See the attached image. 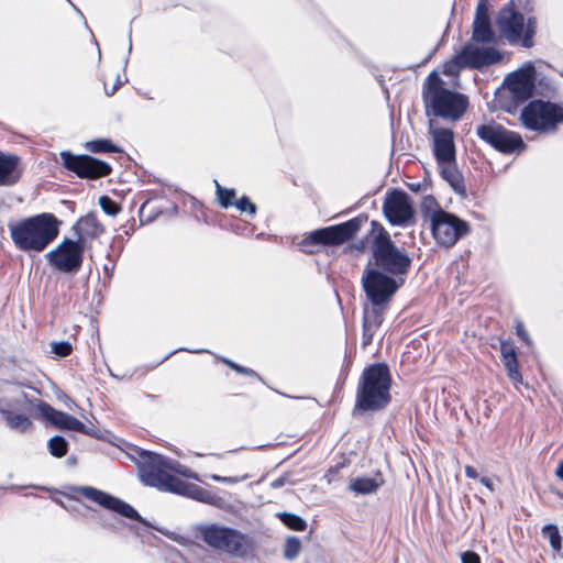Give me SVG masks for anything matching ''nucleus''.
Masks as SVG:
<instances>
[{"instance_id": "obj_40", "label": "nucleus", "mask_w": 563, "mask_h": 563, "mask_svg": "<svg viewBox=\"0 0 563 563\" xmlns=\"http://www.w3.org/2000/svg\"><path fill=\"white\" fill-rule=\"evenodd\" d=\"M234 205L241 212H247L252 216L256 212V206L247 197H242Z\"/></svg>"}, {"instance_id": "obj_7", "label": "nucleus", "mask_w": 563, "mask_h": 563, "mask_svg": "<svg viewBox=\"0 0 563 563\" xmlns=\"http://www.w3.org/2000/svg\"><path fill=\"white\" fill-rule=\"evenodd\" d=\"M519 120L528 130L551 132L563 122V108L550 101L533 100L521 110Z\"/></svg>"}, {"instance_id": "obj_42", "label": "nucleus", "mask_w": 563, "mask_h": 563, "mask_svg": "<svg viewBox=\"0 0 563 563\" xmlns=\"http://www.w3.org/2000/svg\"><path fill=\"white\" fill-rule=\"evenodd\" d=\"M178 351H187L189 353H194V354H200V353H210L208 350H205V349H199V350H189V349H185V347H180V349H176L172 352H169L167 355H165L158 363V364H162L163 362H165L166 360H168L172 355L176 354Z\"/></svg>"}, {"instance_id": "obj_36", "label": "nucleus", "mask_w": 563, "mask_h": 563, "mask_svg": "<svg viewBox=\"0 0 563 563\" xmlns=\"http://www.w3.org/2000/svg\"><path fill=\"white\" fill-rule=\"evenodd\" d=\"M217 186V195L219 197V201L222 207L228 208L229 206L234 205L235 191L233 189H224L222 188L218 181H216Z\"/></svg>"}, {"instance_id": "obj_48", "label": "nucleus", "mask_w": 563, "mask_h": 563, "mask_svg": "<svg viewBox=\"0 0 563 563\" xmlns=\"http://www.w3.org/2000/svg\"><path fill=\"white\" fill-rule=\"evenodd\" d=\"M555 476L563 481V460L558 464V467L555 470Z\"/></svg>"}, {"instance_id": "obj_52", "label": "nucleus", "mask_w": 563, "mask_h": 563, "mask_svg": "<svg viewBox=\"0 0 563 563\" xmlns=\"http://www.w3.org/2000/svg\"><path fill=\"white\" fill-rule=\"evenodd\" d=\"M115 89H117V88H115V87H113V88L111 89V91H108V89L106 88V93H107V95H112V93H114Z\"/></svg>"}, {"instance_id": "obj_45", "label": "nucleus", "mask_w": 563, "mask_h": 563, "mask_svg": "<svg viewBox=\"0 0 563 563\" xmlns=\"http://www.w3.org/2000/svg\"><path fill=\"white\" fill-rule=\"evenodd\" d=\"M211 479L219 483L235 484L239 482L238 477L211 475Z\"/></svg>"}, {"instance_id": "obj_38", "label": "nucleus", "mask_w": 563, "mask_h": 563, "mask_svg": "<svg viewBox=\"0 0 563 563\" xmlns=\"http://www.w3.org/2000/svg\"><path fill=\"white\" fill-rule=\"evenodd\" d=\"M51 346L52 353L59 357H66L73 351V346L68 341L52 342Z\"/></svg>"}, {"instance_id": "obj_27", "label": "nucleus", "mask_w": 563, "mask_h": 563, "mask_svg": "<svg viewBox=\"0 0 563 563\" xmlns=\"http://www.w3.org/2000/svg\"><path fill=\"white\" fill-rule=\"evenodd\" d=\"M441 169L442 177L452 186V188L459 192L464 194V186L460 172L455 166V161L438 163Z\"/></svg>"}, {"instance_id": "obj_1", "label": "nucleus", "mask_w": 563, "mask_h": 563, "mask_svg": "<svg viewBox=\"0 0 563 563\" xmlns=\"http://www.w3.org/2000/svg\"><path fill=\"white\" fill-rule=\"evenodd\" d=\"M129 456L135 462L140 481L161 492L177 494L209 505H218L221 498L203 487L185 482L168 470V457L139 446H131Z\"/></svg>"}, {"instance_id": "obj_51", "label": "nucleus", "mask_w": 563, "mask_h": 563, "mask_svg": "<svg viewBox=\"0 0 563 563\" xmlns=\"http://www.w3.org/2000/svg\"><path fill=\"white\" fill-rule=\"evenodd\" d=\"M67 461H68V463H69V464H71V465L76 463V460H75V457H73V456L68 457V460H67Z\"/></svg>"}, {"instance_id": "obj_37", "label": "nucleus", "mask_w": 563, "mask_h": 563, "mask_svg": "<svg viewBox=\"0 0 563 563\" xmlns=\"http://www.w3.org/2000/svg\"><path fill=\"white\" fill-rule=\"evenodd\" d=\"M86 148L92 153L117 152V148L108 141L98 140L86 144Z\"/></svg>"}, {"instance_id": "obj_46", "label": "nucleus", "mask_w": 563, "mask_h": 563, "mask_svg": "<svg viewBox=\"0 0 563 563\" xmlns=\"http://www.w3.org/2000/svg\"><path fill=\"white\" fill-rule=\"evenodd\" d=\"M422 207L428 210V218L430 219V213L434 211L432 208L437 207V202L432 197H427L423 200Z\"/></svg>"}, {"instance_id": "obj_17", "label": "nucleus", "mask_w": 563, "mask_h": 563, "mask_svg": "<svg viewBox=\"0 0 563 563\" xmlns=\"http://www.w3.org/2000/svg\"><path fill=\"white\" fill-rule=\"evenodd\" d=\"M534 81V67L528 63L508 76L506 86L516 100H526L533 93Z\"/></svg>"}, {"instance_id": "obj_19", "label": "nucleus", "mask_w": 563, "mask_h": 563, "mask_svg": "<svg viewBox=\"0 0 563 563\" xmlns=\"http://www.w3.org/2000/svg\"><path fill=\"white\" fill-rule=\"evenodd\" d=\"M410 265L409 256L389 242V296L404 285Z\"/></svg>"}, {"instance_id": "obj_34", "label": "nucleus", "mask_w": 563, "mask_h": 563, "mask_svg": "<svg viewBox=\"0 0 563 563\" xmlns=\"http://www.w3.org/2000/svg\"><path fill=\"white\" fill-rule=\"evenodd\" d=\"M168 470L169 473L181 475L186 478L199 481V477L186 465L180 464L178 461L168 457Z\"/></svg>"}, {"instance_id": "obj_12", "label": "nucleus", "mask_w": 563, "mask_h": 563, "mask_svg": "<svg viewBox=\"0 0 563 563\" xmlns=\"http://www.w3.org/2000/svg\"><path fill=\"white\" fill-rule=\"evenodd\" d=\"M430 222L434 239L444 246H452L468 231L466 222L442 209L430 213Z\"/></svg>"}, {"instance_id": "obj_32", "label": "nucleus", "mask_w": 563, "mask_h": 563, "mask_svg": "<svg viewBox=\"0 0 563 563\" xmlns=\"http://www.w3.org/2000/svg\"><path fill=\"white\" fill-rule=\"evenodd\" d=\"M542 533L545 538L549 539L552 549L555 552H559L562 548V543H561L562 539H561V536L559 533L556 526H554V525L544 526L542 528Z\"/></svg>"}, {"instance_id": "obj_4", "label": "nucleus", "mask_w": 563, "mask_h": 563, "mask_svg": "<svg viewBox=\"0 0 563 563\" xmlns=\"http://www.w3.org/2000/svg\"><path fill=\"white\" fill-rule=\"evenodd\" d=\"M387 405V364L366 366L358 379L353 415L378 411Z\"/></svg>"}, {"instance_id": "obj_21", "label": "nucleus", "mask_w": 563, "mask_h": 563, "mask_svg": "<svg viewBox=\"0 0 563 563\" xmlns=\"http://www.w3.org/2000/svg\"><path fill=\"white\" fill-rule=\"evenodd\" d=\"M22 401V397L13 399L0 398V413L10 429L25 432L32 427V422L24 413L15 412L19 410Z\"/></svg>"}, {"instance_id": "obj_3", "label": "nucleus", "mask_w": 563, "mask_h": 563, "mask_svg": "<svg viewBox=\"0 0 563 563\" xmlns=\"http://www.w3.org/2000/svg\"><path fill=\"white\" fill-rule=\"evenodd\" d=\"M14 245L22 251H43L58 235L59 221L52 213H41L8 224Z\"/></svg>"}, {"instance_id": "obj_29", "label": "nucleus", "mask_w": 563, "mask_h": 563, "mask_svg": "<svg viewBox=\"0 0 563 563\" xmlns=\"http://www.w3.org/2000/svg\"><path fill=\"white\" fill-rule=\"evenodd\" d=\"M276 516L290 530L305 531L307 528L306 520L296 514L278 512Z\"/></svg>"}, {"instance_id": "obj_10", "label": "nucleus", "mask_w": 563, "mask_h": 563, "mask_svg": "<svg viewBox=\"0 0 563 563\" xmlns=\"http://www.w3.org/2000/svg\"><path fill=\"white\" fill-rule=\"evenodd\" d=\"M500 60L501 54L496 49L481 48L476 44L471 43L465 45L452 59L444 64L443 73L455 77L463 67L481 68Z\"/></svg>"}, {"instance_id": "obj_11", "label": "nucleus", "mask_w": 563, "mask_h": 563, "mask_svg": "<svg viewBox=\"0 0 563 563\" xmlns=\"http://www.w3.org/2000/svg\"><path fill=\"white\" fill-rule=\"evenodd\" d=\"M362 222V219L355 218L338 225L314 230L301 241V246L341 245L354 236V234L361 229Z\"/></svg>"}, {"instance_id": "obj_8", "label": "nucleus", "mask_w": 563, "mask_h": 563, "mask_svg": "<svg viewBox=\"0 0 563 563\" xmlns=\"http://www.w3.org/2000/svg\"><path fill=\"white\" fill-rule=\"evenodd\" d=\"M497 26L500 33L511 43L520 44L525 47L533 45L532 37L536 32V21L529 19L525 22L523 16L516 12L512 3L507 4L500 10Z\"/></svg>"}, {"instance_id": "obj_13", "label": "nucleus", "mask_w": 563, "mask_h": 563, "mask_svg": "<svg viewBox=\"0 0 563 563\" xmlns=\"http://www.w3.org/2000/svg\"><path fill=\"white\" fill-rule=\"evenodd\" d=\"M76 492L82 497L103 507L104 509L111 510L121 517L139 521L146 527H151L150 522L144 519L133 506L120 499L119 497H115L92 486H80L76 488Z\"/></svg>"}, {"instance_id": "obj_44", "label": "nucleus", "mask_w": 563, "mask_h": 563, "mask_svg": "<svg viewBox=\"0 0 563 563\" xmlns=\"http://www.w3.org/2000/svg\"><path fill=\"white\" fill-rule=\"evenodd\" d=\"M287 483H289L288 475L284 474L282 476L277 477L276 479H274L271 483V487L274 488V489H277V488H280V487L285 486Z\"/></svg>"}, {"instance_id": "obj_22", "label": "nucleus", "mask_w": 563, "mask_h": 563, "mask_svg": "<svg viewBox=\"0 0 563 563\" xmlns=\"http://www.w3.org/2000/svg\"><path fill=\"white\" fill-rule=\"evenodd\" d=\"M500 356L507 376L516 388L523 384L515 344L509 340H500Z\"/></svg>"}, {"instance_id": "obj_49", "label": "nucleus", "mask_w": 563, "mask_h": 563, "mask_svg": "<svg viewBox=\"0 0 563 563\" xmlns=\"http://www.w3.org/2000/svg\"><path fill=\"white\" fill-rule=\"evenodd\" d=\"M479 481H481V483H482L483 485H485V486H486L490 492H493V490H494L493 483H492V481H490L488 477H481V479H479Z\"/></svg>"}, {"instance_id": "obj_14", "label": "nucleus", "mask_w": 563, "mask_h": 563, "mask_svg": "<svg viewBox=\"0 0 563 563\" xmlns=\"http://www.w3.org/2000/svg\"><path fill=\"white\" fill-rule=\"evenodd\" d=\"M46 257L52 266L63 273L77 272L82 264L84 247L78 241L66 239Z\"/></svg>"}, {"instance_id": "obj_25", "label": "nucleus", "mask_w": 563, "mask_h": 563, "mask_svg": "<svg viewBox=\"0 0 563 563\" xmlns=\"http://www.w3.org/2000/svg\"><path fill=\"white\" fill-rule=\"evenodd\" d=\"M19 158L0 153V185H12L20 177Z\"/></svg>"}, {"instance_id": "obj_16", "label": "nucleus", "mask_w": 563, "mask_h": 563, "mask_svg": "<svg viewBox=\"0 0 563 563\" xmlns=\"http://www.w3.org/2000/svg\"><path fill=\"white\" fill-rule=\"evenodd\" d=\"M477 134L482 140L501 152H512L525 147V143L518 133L508 131L499 124L481 125L477 129Z\"/></svg>"}, {"instance_id": "obj_15", "label": "nucleus", "mask_w": 563, "mask_h": 563, "mask_svg": "<svg viewBox=\"0 0 563 563\" xmlns=\"http://www.w3.org/2000/svg\"><path fill=\"white\" fill-rule=\"evenodd\" d=\"M60 158L67 169L81 178L96 179L108 175L111 170L107 163L87 155H74L65 151L60 153Z\"/></svg>"}, {"instance_id": "obj_47", "label": "nucleus", "mask_w": 563, "mask_h": 563, "mask_svg": "<svg viewBox=\"0 0 563 563\" xmlns=\"http://www.w3.org/2000/svg\"><path fill=\"white\" fill-rule=\"evenodd\" d=\"M465 475L468 478H473V479H476L478 477L477 471L471 465L465 466Z\"/></svg>"}, {"instance_id": "obj_20", "label": "nucleus", "mask_w": 563, "mask_h": 563, "mask_svg": "<svg viewBox=\"0 0 563 563\" xmlns=\"http://www.w3.org/2000/svg\"><path fill=\"white\" fill-rule=\"evenodd\" d=\"M41 415L49 421L55 427L63 429V430H70L80 432L84 434H92L91 430L87 428L80 420H78L76 417L59 411L55 408H53L51 405L43 402L38 406Z\"/></svg>"}, {"instance_id": "obj_18", "label": "nucleus", "mask_w": 563, "mask_h": 563, "mask_svg": "<svg viewBox=\"0 0 563 563\" xmlns=\"http://www.w3.org/2000/svg\"><path fill=\"white\" fill-rule=\"evenodd\" d=\"M389 223L398 227H409L415 223L413 203L402 191L389 192Z\"/></svg>"}, {"instance_id": "obj_6", "label": "nucleus", "mask_w": 563, "mask_h": 563, "mask_svg": "<svg viewBox=\"0 0 563 563\" xmlns=\"http://www.w3.org/2000/svg\"><path fill=\"white\" fill-rule=\"evenodd\" d=\"M202 540L211 548L244 558L251 549V540L241 531L219 525H207L200 528Z\"/></svg>"}, {"instance_id": "obj_9", "label": "nucleus", "mask_w": 563, "mask_h": 563, "mask_svg": "<svg viewBox=\"0 0 563 563\" xmlns=\"http://www.w3.org/2000/svg\"><path fill=\"white\" fill-rule=\"evenodd\" d=\"M497 26L500 33L511 43L520 44L525 47L533 45L532 37L536 32V21L529 19L525 22L523 16L516 12L512 3L507 4L500 10Z\"/></svg>"}, {"instance_id": "obj_43", "label": "nucleus", "mask_w": 563, "mask_h": 563, "mask_svg": "<svg viewBox=\"0 0 563 563\" xmlns=\"http://www.w3.org/2000/svg\"><path fill=\"white\" fill-rule=\"evenodd\" d=\"M462 563H481V558L473 551H466L461 555Z\"/></svg>"}, {"instance_id": "obj_2", "label": "nucleus", "mask_w": 563, "mask_h": 563, "mask_svg": "<svg viewBox=\"0 0 563 563\" xmlns=\"http://www.w3.org/2000/svg\"><path fill=\"white\" fill-rule=\"evenodd\" d=\"M372 252L373 260L363 273L362 284L366 295V312L379 314L387 305V236L383 227L374 238Z\"/></svg>"}, {"instance_id": "obj_39", "label": "nucleus", "mask_w": 563, "mask_h": 563, "mask_svg": "<svg viewBox=\"0 0 563 563\" xmlns=\"http://www.w3.org/2000/svg\"><path fill=\"white\" fill-rule=\"evenodd\" d=\"M99 205L101 209L109 216H115L120 211L118 205L107 196L99 198Z\"/></svg>"}, {"instance_id": "obj_31", "label": "nucleus", "mask_w": 563, "mask_h": 563, "mask_svg": "<svg viewBox=\"0 0 563 563\" xmlns=\"http://www.w3.org/2000/svg\"><path fill=\"white\" fill-rule=\"evenodd\" d=\"M48 452L54 457H63L68 451V442L62 435H54L47 443Z\"/></svg>"}, {"instance_id": "obj_26", "label": "nucleus", "mask_w": 563, "mask_h": 563, "mask_svg": "<svg viewBox=\"0 0 563 563\" xmlns=\"http://www.w3.org/2000/svg\"><path fill=\"white\" fill-rule=\"evenodd\" d=\"M74 230L77 234V241L82 244L86 238H96L103 232V227L97 218L88 214L81 218L75 225Z\"/></svg>"}, {"instance_id": "obj_5", "label": "nucleus", "mask_w": 563, "mask_h": 563, "mask_svg": "<svg viewBox=\"0 0 563 563\" xmlns=\"http://www.w3.org/2000/svg\"><path fill=\"white\" fill-rule=\"evenodd\" d=\"M443 80L437 73H431L427 79L424 100L428 107L438 115L457 120L466 109L464 96L443 88Z\"/></svg>"}, {"instance_id": "obj_24", "label": "nucleus", "mask_w": 563, "mask_h": 563, "mask_svg": "<svg viewBox=\"0 0 563 563\" xmlns=\"http://www.w3.org/2000/svg\"><path fill=\"white\" fill-rule=\"evenodd\" d=\"M493 38L489 16L485 5L477 7L475 21L473 24V40L477 42H489Z\"/></svg>"}, {"instance_id": "obj_30", "label": "nucleus", "mask_w": 563, "mask_h": 563, "mask_svg": "<svg viewBox=\"0 0 563 563\" xmlns=\"http://www.w3.org/2000/svg\"><path fill=\"white\" fill-rule=\"evenodd\" d=\"M382 321L383 319H363V349H366L372 343L374 332L379 328Z\"/></svg>"}, {"instance_id": "obj_35", "label": "nucleus", "mask_w": 563, "mask_h": 563, "mask_svg": "<svg viewBox=\"0 0 563 563\" xmlns=\"http://www.w3.org/2000/svg\"><path fill=\"white\" fill-rule=\"evenodd\" d=\"M301 550V542L297 537H289L286 540L284 556L287 560H294Z\"/></svg>"}, {"instance_id": "obj_41", "label": "nucleus", "mask_w": 563, "mask_h": 563, "mask_svg": "<svg viewBox=\"0 0 563 563\" xmlns=\"http://www.w3.org/2000/svg\"><path fill=\"white\" fill-rule=\"evenodd\" d=\"M516 334L518 335V338L523 341L527 345H531L532 344V341L525 328V325L522 324V322H518L516 324Z\"/></svg>"}, {"instance_id": "obj_28", "label": "nucleus", "mask_w": 563, "mask_h": 563, "mask_svg": "<svg viewBox=\"0 0 563 563\" xmlns=\"http://www.w3.org/2000/svg\"><path fill=\"white\" fill-rule=\"evenodd\" d=\"M382 484L383 479L377 481L376 478L363 476L351 479L349 488L356 495H367L376 492Z\"/></svg>"}, {"instance_id": "obj_33", "label": "nucleus", "mask_w": 563, "mask_h": 563, "mask_svg": "<svg viewBox=\"0 0 563 563\" xmlns=\"http://www.w3.org/2000/svg\"><path fill=\"white\" fill-rule=\"evenodd\" d=\"M216 358L218 361L222 362L223 364L228 365L230 368H232L233 371H235L239 374L246 375L250 377H255V378L262 380L261 376L252 368L242 366L224 356L216 355Z\"/></svg>"}, {"instance_id": "obj_53", "label": "nucleus", "mask_w": 563, "mask_h": 563, "mask_svg": "<svg viewBox=\"0 0 563 563\" xmlns=\"http://www.w3.org/2000/svg\"><path fill=\"white\" fill-rule=\"evenodd\" d=\"M102 527L108 528V527H110V525H108L107 522H103V523H102Z\"/></svg>"}, {"instance_id": "obj_23", "label": "nucleus", "mask_w": 563, "mask_h": 563, "mask_svg": "<svg viewBox=\"0 0 563 563\" xmlns=\"http://www.w3.org/2000/svg\"><path fill=\"white\" fill-rule=\"evenodd\" d=\"M434 153L438 163L455 161V148L453 144V132L450 130H439L433 133Z\"/></svg>"}, {"instance_id": "obj_50", "label": "nucleus", "mask_w": 563, "mask_h": 563, "mask_svg": "<svg viewBox=\"0 0 563 563\" xmlns=\"http://www.w3.org/2000/svg\"><path fill=\"white\" fill-rule=\"evenodd\" d=\"M382 212L387 216V195L383 198L382 201Z\"/></svg>"}]
</instances>
